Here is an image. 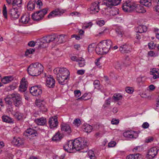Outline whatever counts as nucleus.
Masks as SVG:
<instances>
[{
    "label": "nucleus",
    "instance_id": "f257e3e1",
    "mask_svg": "<svg viewBox=\"0 0 159 159\" xmlns=\"http://www.w3.org/2000/svg\"><path fill=\"white\" fill-rule=\"evenodd\" d=\"M112 45V42L110 40H103L100 42L96 46L95 51L98 54L103 55L109 51Z\"/></svg>",
    "mask_w": 159,
    "mask_h": 159
},
{
    "label": "nucleus",
    "instance_id": "f03ea898",
    "mask_svg": "<svg viewBox=\"0 0 159 159\" xmlns=\"http://www.w3.org/2000/svg\"><path fill=\"white\" fill-rule=\"evenodd\" d=\"M29 74L32 76H37L40 75L43 70V66L38 62L31 64L27 69Z\"/></svg>",
    "mask_w": 159,
    "mask_h": 159
},
{
    "label": "nucleus",
    "instance_id": "7ed1b4c3",
    "mask_svg": "<svg viewBox=\"0 0 159 159\" xmlns=\"http://www.w3.org/2000/svg\"><path fill=\"white\" fill-rule=\"evenodd\" d=\"M75 151L82 150L87 147L88 139L85 138H78L73 141Z\"/></svg>",
    "mask_w": 159,
    "mask_h": 159
},
{
    "label": "nucleus",
    "instance_id": "20e7f679",
    "mask_svg": "<svg viewBox=\"0 0 159 159\" xmlns=\"http://www.w3.org/2000/svg\"><path fill=\"white\" fill-rule=\"evenodd\" d=\"M138 5V4L132 2L128 1L123 3L122 7V9L124 11L126 12L135 11V9L137 8Z\"/></svg>",
    "mask_w": 159,
    "mask_h": 159
},
{
    "label": "nucleus",
    "instance_id": "39448f33",
    "mask_svg": "<svg viewBox=\"0 0 159 159\" xmlns=\"http://www.w3.org/2000/svg\"><path fill=\"white\" fill-rule=\"evenodd\" d=\"M56 36L55 35H51L44 37L42 38L41 40L39 46L42 48H45L46 47V44L53 42L56 43Z\"/></svg>",
    "mask_w": 159,
    "mask_h": 159
},
{
    "label": "nucleus",
    "instance_id": "423d86ee",
    "mask_svg": "<svg viewBox=\"0 0 159 159\" xmlns=\"http://www.w3.org/2000/svg\"><path fill=\"white\" fill-rule=\"evenodd\" d=\"M48 9L47 8L38 11L32 15V17L34 20L39 21L42 20L44 15L47 13Z\"/></svg>",
    "mask_w": 159,
    "mask_h": 159
},
{
    "label": "nucleus",
    "instance_id": "0eeeda50",
    "mask_svg": "<svg viewBox=\"0 0 159 159\" xmlns=\"http://www.w3.org/2000/svg\"><path fill=\"white\" fill-rule=\"evenodd\" d=\"M11 97L13 104L15 107H19L22 105V98L19 94L16 93H13L11 94Z\"/></svg>",
    "mask_w": 159,
    "mask_h": 159
},
{
    "label": "nucleus",
    "instance_id": "6e6552de",
    "mask_svg": "<svg viewBox=\"0 0 159 159\" xmlns=\"http://www.w3.org/2000/svg\"><path fill=\"white\" fill-rule=\"evenodd\" d=\"M46 85L48 88H53L54 87L55 84V80L51 75H48L46 77Z\"/></svg>",
    "mask_w": 159,
    "mask_h": 159
},
{
    "label": "nucleus",
    "instance_id": "1a4fd4ad",
    "mask_svg": "<svg viewBox=\"0 0 159 159\" xmlns=\"http://www.w3.org/2000/svg\"><path fill=\"white\" fill-rule=\"evenodd\" d=\"M159 149L156 147H153L149 150L148 154L146 156L147 159H152L157 155Z\"/></svg>",
    "mask_w": 159,
    "mask_h": 159
},
{
    "label": "nucleus",
    "instance_id": "9d476101",
    "mask_svg": "<svg viewBox=\"0 0 159 159\" xmlns=\"http://www.w3.org/2000/svg\"><path fill=\"white\" fill-rule=\"evenodd\" d=\"M30 92L34 96H38L42 93V91L40 86H35L32 87L30 89Z\"/></svg>",
    "mask_w": 159,
    "mask_h": 159
},
{
    "label": "nucleus",
    "instance_id": "9b49d317",
    "mask_svg": "<svg viewBox=\"0 0 159 159\" xmlns=\"http://www.w3.org/2000/svg\"><path fill=\"white\" fill-rule=\"evenodd\" d=\"M57 116H54L49 118L48 125L51 129L57 128L58 125V122Z\"/></svg>",
    "mask_w": 159,
    "mask_h": 159
},
{
    "label": "nucleus",
    "instance_id": "f8f14e48",
    "mask_svg": "<svg viewBox=\"0 0 159 159\" xmlns=\"http://www.w3.org/2000/svg\"><path fill=\"white\" fill-rule=\"evenodd\" d=\"M88 10L90 13L92 14H95L98 12L99 10V3L94 2L92 3Z\"/></svg>",
    "mask_w": 159,
    "mask_h": 159
},
{
    "label": "nucleus",
    "instance_id": "ddd939ff",
    "mask_svg": "<svg viewBox=\"0 0 159 159\" xmlns=\"http://www.w3.org/2000/svg\"><path fill=\"white\" fill-rule=\"evenodd\" d=\"M9 13L10 15V17L12 20H14L18 18L20 16V13L18 11L17 7H15L11 9L9 11Z\"/></svg>",
    "mask_w": 159,
    "mask_h": 159
},
{
    "label": "nucleus",
    "instance_id": "4468645a",
    "mask_svg": "<svg viewBox=\"0 0 159 159\" xmlns=\"http://www.w3.org/2000/svg\"><path fill=\"white\" fill-rule=\"evenodd\" d=\"M63 148L66 151L70 153L75 152L76 151L73 141L71 140L69 141Z\"/></svg>",
    "mask_w": 159,
    "mask_h": 159
},
{
    "label": "nucleus",
    "instance_id": "2eb2a0df",
    "mask_svg": "<svg viewBox=\"0 0 159 159\" xmlns=\"http://www.w3.org/2000/svg\"><path fill=\"white\" fill-rule=\"evenodd\" d=\"M65 11L57 8L51 11L48 16V18H51L57 16H60L64 13Z\"/></svg>",
    "mask_w": 159,
    "mask_h": 159
},
{
    "label": "nucleus",
    "instance_id": "dca6fc26",
    "mask_svg": "<svg viewBox=\"0 0 159 159\" xmlns=\"http://www.w3.org/2000/svg\"><path fill=\"white\" fill-rule=\"evenodd\" d=\"M24 135L27 136L31 135L33 137L38 136V133L36 130L30 128L27 129L24 133Z\"/></svg>",
    "mask_w": 159,
    "mask_h": 159
},
{
    "label": "nucleus",
    "instance_id": "f3484780",
    "mask_svg": "<svg viewBox=\"0 0 159 159\" xmlns=\"http://www.w3.org/2000/svg\"><path fill=\"white\" fill-rule=\"evenodd\" d=\"M61 131L65 134H69L71 132L70 126L67 124L62 123L61 125Z\"/></svg>",
    "mask_w": 159,
    "mask_h": 159
},
{
    "label": "nucleus",
    "instance_id": "a211bd4d",
    "mask_svg": "<svg viewBox=\"0 0 159 159\" xmlns=\"http://www.w3.org/2000/svg\"><path fill=\"white\" fill-rule=\"evenodd\" d=\"M131 49L130 46L126 43L121 45L119 48V50L122 53H129L130 52Z\"/></svg>",
    "mask_w": 159,
    "mask_h": 159
},
{
    "label": "nucleus",
    "instance_id": "6ab92c4d",
    "mask_svg": "<svg viewBox=\"0 0 159 159\" xmlns=\"http://www.w3.org/2000/svg\"><path fill=\"white\" fill-rule=\"evenodd\" d=\"M27 82L25 78H23L20 82L19 86V90L22 92L25 91L27 88Z\"/></svg>",
    "mask_w": 159,
    "mask_h": 159
},
{
    "label": "nucleus",
    "instance_id": "aec40b11",
    "mask_svg": "<svg viewBox=\"0 0 159 159\" xmlns=\"http://www.w3.org/2000/svg\"><path fill=\"white\" fill-rule=\"evenodd\" d=\"M121 1V0H110L109 1L104 2V3L107 7H112V6H117L119 4Z\"/></svg>",
    "mask_w": 159,
    "mask_h": 159
},
{
    "label": "nucleus",
    "instance_id": "412c9836",
    "mask_svg": "<svg viewBox=\"0 0 159 159\" xmlns=\"http://www.w3.org/2000/svg\"><path fill=\"white\" fill-rule=\"evenodd\" d=\"M57 80L58 83L61 85H64L66 82V80H67L68 77L62 76L59 74L57 75Z\"/></svg>",
    "mask_w": 159,
    "mask_h": 159
},
{
    "label": "nucleus",
    "instance_id": "4be33fe9",
    "mask_svg": "<svg viewBox=\"0 0 159 159\" xmlns=\"http://www.w3.org/2000/svg\"><path fill=\"white\" fill-rule=\"evenodd\" d=\"M30 20V16L29 14H25L21 16L20 21L22 23L26 24L28 23Z\"/></svg>",
    "mask_w": 159,
    "mask_h": 159
},
{
    "label": "nucleus",
    "instance_id": "5701e85b",
    "mask_svg": "<svg viewBox=\"0 0 159 159\" xmlns=\"http://www.w3.org/2000/svg\"><path fill=\"white\" fill-rule=\"evenodd\" d=\"M34 122L39 125H44L46 123V119L43 117L35 119Z\"/></svg>",
    "mask_w": 159,
    "mask_h": 159
},
{
    "label": "nucleus",
    "instance_id": "b1692460",
    "mask_svg": "<svg viewBox=\"0 0 159 159\" xmlns=\"http://www.w3.org/2000/svg\"><path fill=\"white\" fill-rule=\"evenodd\" d=\"M151 74L153 75V78L156 79L159 78V69L154 68L151 71Z\"/></svg>",
    "mask_w": 159,
    "mask_h": 159
},
{
    "label": "nucleus",
    "instance_id": "393cba45",
    "mask_svg": "<svg viewBox=\"0 0 159 159\" xmlns=\"http://www.w3.org/2000/svg\"><path fill=\"white\" fill-rule=\"evenodd\" d=\"M59 75L62 76L69 77L70 75V72L66 68H61L59 70Z\"/></svg>",
    "mask_w": 159,
    "mask_h": 159
},
{
    "label": "nucleus",
    "instance_id": "a878e982",
    "mask_svg": "<svg viewBox=\"0 0 159 159\" xmlns=\"http://www.w3.org/2000/svg\"><path fill=\"white\" fill-rule=\"evenodd\" d=\"M65 35L63 34L56 36V43H57V44H59L65 42Z\"/></svg>",
    "mask_w": 159,
    "mask_h": 159
},
{
    "label": "nucleus",
    "instance_id": "bb28decb",
    "mask_svg": "<svg viewBox=\"0 0 159 159\" xmlns=\"http://www.w3.org/2000/svg\"><path fill=\"white\" fill-rule=\"evenodd\" d=\"M35 105L36 106L39 108L41 111L44 112L47 111V109L45 106L44 104L43 103L40 102H37L35 103Z\"/></svg>",
    "mask_w": 159,
    "mask_h": 159
},
{
    "label": "nucleus",
    "instance_id": "cd10ccee",
    "mask_svg": "<svg viewBox=\"0 0 159 159\" xmlns=\"http://www.w3.org/2000/svg\"><path fill=\"white\" fill-rule=\"evenodd\" d=\"M4 100L5 101L6 104L7 106L13 105L12 102V98L11 97V94L7 95V97L4 98Z\"/></svg>",
    "mask_w": 159,
    "mask_h": 159
},
{
    "label": "nucleus",
    "instance_id": "c85d7f7f",
    "mask_svg": "<svg viewBox=\"0 0 159 159\" xmlns=\"http://www.w3.org/2000/svg\"><path fill=\"white\" fill-rule=\"evenodd\" d=\"M35 4V1H30L27 5V8L28 10L30 11L33 10L34 8Z\"/></svg>",
    "mask_w": 159,
    "mask_h": 159
},
{
    "label": "nucleus",
    "instance_id": "c756f323",
    "mask_svg": "<svg viewBox=\"0 0 159 159\" xmlns=\"http://www.w3.org/2000/svg\"><path fill=\"white\" fill-rule=\"evenodd\" d=\"M135 133V132L134 131H127L124 132L123 135L125 137L133 138H134L133 134Z\"/></svg>",
    "mask_w": 159,
    "mask_h": 159
},
{
    "label": "nucleus",
    "instance_id": "7c9ffc66",
    "mask_svg": "<svg viewBox=\"0 0 159 159\" xmlns=\"http://www.w3.org/2000/svg\"><path fill=\"white\" fill-rule=\"evenodd\" d=\"M138 30L136 31L137 33H142L146 32L147 31V28L145 25H139L138 27Z\"/></svg>",
    "mask_w": 159,
    "mask_h": 159
},
{
    "label": "nucleus",
    "instance_id": "2f4dec72",
    "mask_svg": "<svg viewBox=\"0 0 159 159\" xmlns=\"http://www.w3.org/2000/svg\"><path fill=\"white\" fill-rule=\"evenodd\" d=\"M109 13V16H115L119 14L118 9L111 7Z\"/></svg>",
    "mask_w": 159,
    "mask_h": 159
},
{
    "label": "nucleus",
    "instance_id": "473e14b6",
    "mask_svg": "<svg viewBox=\"0 0 159 159\" xmlns=\"http://www.w3.org/2000/svg\"><path fill=\"white\" fill-rule=\"evenodd\" d=\"M13 78L11 76H6L2 80V83L4 84H6L10 83L12 80Z\"/></svg>",
    "mask_w": 159,
    "mask_h": 159
},
{
    "label": "nucleus",
    "instance_id": "72a5a7b5",
    "mask_svg": "<svg viewBox=\"0 0 159 159\" xmlns=\"http://www.w3.org/2000/svg\"><path fill=\"white\" fill-rule=\"evenodd\" d=\"M107 8H104L102 10V14L104 15L109 16V12L111 10V6L107 7Z\"/></svg>",
    "mask_w": 159,
    "mask_h": 159
},
{
    "label": "nucleus",
    "instance_id": "f704fd0d",
    "mask_svg": "<svg viewBox=\"0 0 159 159\" xmlns=\"http://www.w3.org/2000/svg\"><path fill=\"white\" fill-rule=\"evenodd\" d=\"M135 12L139 13H144L146 11L143 7L138 4L137 8L135 9Z\"/></svg>",
    "mask_w": 159,
    "mask_h": 159
},
{
    "label": "nucleus",
    "instance_id": "c9c22d12",
    "mask_svg": "<svg viewBox=\"0 0 159 159\" xmlns=\"http://www.w3.org/2000/svg\"><path fill=\"white\" fill-rule=\"evenodd\" d=\"M22 3V0H13L12 4L14 7H15L16 6H17L19 8L21 7Z\"/></svg>",
    "mask_w": 159,
    "mask_h": 159
},
{
    "label": "nucleus",
    "instance_id": "e433bc0d",
    "mask_svg": "<svg viewBox=\"0 0 159 159\" xmlns=\"http://www.w3.org/2000/svg\"><path fill=\"white\" fill-rule=\"evenodd\" d=\"M116 31L117 35L121 37H122L124 34L123 30L121 27H117L116 29Z\"/></svg>",
    "mask_w": 159,
    "mask_h": 159
},
{
    "label": "nucleus",
    "instance_id": "4c0bfd02",
    "mask_svg": "<svg viewBox=\"0 0 159 159\" xmlns=\"http://www.w3.org/2000/svg\"><path fill=\"white\" fill-rule=\"evenodd\" d=\"M113 98L115 101H118L122 99V95L120 93H115L112 97Z\"/></svg>",
    "mask_w": 159,
    "mask_h": 159
},
{
    "label": "nucleus",
    "instance_id": "58836bf2",
    "mask_svg": "<svg viewBox=\"0 0 159 159\" xmlns=\"http://www.w3.org/2000/svg\"><path fill=\"white\" fill-rule=\"evenodd\" d=\"M151 2V0H141L140 1L141 3L147 7L151 6L152 4Z\"/></svg>",
    "mask_w": 159,
    "mask_h": 159
},
{
    "label": "nucleus",
    "instance_id": "ea45409f",
    "mask_svg": "<svg viewBox=\"0 0 159 159\" xmlns=\"http://www.w3.org/2000/svg\"><path fill=\"white\" fill-rule=\"evenodd\" d=\"M83 131L86 133L90 132L93 129V127L89 125H87L86 126L84 127Z\"/></svg>",
    "mask_w": 159,
    "mask_h": 159
},
{
    "label": "nucleus",
    "instance_id": "a19ab883",
    "mask_svg": "<svg viewBox=\"0 0 159 159\" xmlns=\"http://www.w3.org/2000/svg\"><path fill=\"white\" fill-rule=\"evenodd\" d=\"M15 144L18 146H20L23 145V142L20 138H18L14 140Z\"/></svg>",
    "mask_w": 159,
    "mask_h": 159
},
{
    "label": "nucleus",
    "instance_id": "79ce46f5",
    "mask_svg": "<svg viewBox=\"0 0 159 159\" xmlns=\"http://www.w3.org/2000/svg\"><path fill=\"white\" fill-rule=\"evenodd\" d=\"M61 138V134L59 132L56 133L52 138V139L53 141H59Z\"/></svg>",
    "mask_w": 159,
    "mask_h": 159
},
{
    "label": "nucleus",
    "instance_id": "37998d69",
    "mask_svg": "<svg viewBox=\"0 0 159 159\" xmlns=\"http://www.w3.org/2000/svg\"><path fill=\"white\" fill-rule=\"evenodd\" d=\"M78 62V65L80 67H83L85 65V61L84 59L82 57H80Z\"/></svg>",
    "mask_w": 159,
    "mask_h": 159
},
{
    "label": "nucleus",
    "instance_id": "c03bdc74",
    "mask_svg": "<svg viewBox=\"0 0 159 159\" xmlns=\"http://www.w3.org/2000/svg\"><path fill=\"white\" fill-rule=\"evenodd\" d=\"M93 84L95 89H97L98 90H99L101 89L100 82L98 80H94Z\"/></svg>",
    "mask_w": 159,
    "mask_h": 159
},
{
    "label": "nucleus",
    "instance_id": "a18cd8bd",
    "mask_svg": "<svg viewBox=\"0 0 159 159\" xmlns=\"http://www.w3.org/2000/svg\"><path fill=\"white\" fill-rule=\"evenodd\" d=\"M2 119L4 122H6L10 123L12 122V119L7 116H2Z\"/></svg>",
    "mask_w": 159,
    "mask_h": 159
},
{
    "label": "nucleus",
    "instance_id": "49530a36",
    "mask_svg": "<svg viewBox=\"0 0 159 159\" xmlns=\"http://www.w3.org/2000/svg\"><path fill=\"white\" fill-rule=\"evenodd\" d=\"M23 115L22 114L18 112H16L14 114V116L18 120H20L22 119Z\"/></svg>",
    "mask_w": 159,
    "mask_h": 159
},
{
    "label": "nucleus",
    "instance_id": "de8ad7c7",
    "mask_svg": "<svg viewBox=\"0 0 159 159\" xmlns=\"http://www.w3.org/2000/svg\"><path fill=\"white\" fill-rule=\"evenodd\" d=\"M148 55L151 57H156L158 56V53H155L153 51H150L148 52Z\"/></svg>",
    "mask_w": 159,
    "mask_h": 159
},
{
    "label": "nucleus",
    "instance_id": "09e8293b",
    "mask_svg": "<svg viewBox=\"0 0 159 159\" xmlns=\"http://www.w3.org/2000/svg\"><path fill=\"white\" fill-rule=\"evenodd\" d=\"M3 16L6 19L7 18V7L5 5H4L2 11Z\"/></svg>",
    "mask_w": 159,
    "mask_h": 159
},
{
    "label": "nucleus",
    "instance_id": "8fccbe9b",
    "mask_svg": "<svg viewBox=\"0 0 159 159\" xmlns=\"http://www.w3.org/2000/svg\"><path fill=\"white\" fill-rule=\"evenodd\" d=\"M34 49L33 48H31L29 49H28L25 52V55L26 56H28L29 54L33 53L34 52Z\"/></svg>",
    "mask_w": 159,
    "mask_h": 159
},
{
    "label": "nucleus",
    "instance_id": "3c124183",
    "mask_svg": "<svg viewBox=\"0 0 159 159\" xmlns=\"http://www.w3.org/2000/svg\"><path fill=\"white\" fill-rule=\"evenodd\" d=\"M93 25V24L91 22L89 23H85L84 24V25L83 27V28L85 29L89 27H91Z\"/></svg>",
    "mask_w": 159,
    "mask_h": 159
},
{
    "label": "nucleus",
    "instance_id": "603ef678",
    "mask_svg": "<svg viewBox=\"0 0 159 159\" xmlns=\"http://www.w3.org/2000/svg\"><path fill=\"white\" fill-rule=\"evenodd\" d=\"M88 94L84 93L83 95L81 97H80L77 99V100H87L89 99L88 98H86V97L87 96Z\"/></svg>",
    "mask_w": 159,
    "mask_h": 159
},
{
    "label": "nucleus",
    "instance_id": "864d4df0",
    "mask_svg": "<svg viewBox=\"0 0 159 159\" xmlns=\"http://www.w3.org/2000/svg\"><path fill=\"white\" fill-rule=\"evenodd\" d=\"M148 46L149 48L153 49L156 47V44H154L153 42H151L150 43L148 44Z\"/></svg>",
    "mask_w": 159,
    "mask_h": 159
},
{
    "label": "nucleus",
    "instance_id": "5fc2aeb1",
    "mask_svg": "<svg viewBox=\"0 0 159 159\" xmlns=\"http://www.w3.org/2000/svg\"><path fill=\"white\" fill-rule=\"evenodd\" d=\"M80 119H75L73 122V124L77 126H79L80 125Z\"/></svg>",
    "mask_w": 159,
    "mask_h": 159
},
{
    "label": "nucleus",
    "instance_id": "6e6d98bb",
    "mask_svg": "<svg viewBox=\"0 0 159 159\" xmlns=\"http://www.w3.org/2000/svg\"><path fill=\"white\" fill-rule=\"evenodd\" d=\"M74 94L76 98L79 97L81 94V92L80 90H75L74 91Z\"/></svg>",
    "mask_w": 159,
    "mask_h": 159
},
{
    "label": "nucleus",
    "instance_id": "4d7b16f0",
    "mask_svg": "<svg viewBox=\"0 0 159 159\" xmlns=\"http://www.w3.org/2000/svg\"><path fill=\"white\" fill-rule=\"evenodd\" d=\"M13 105L7 106V110L8 112H11V113H12V112L13 111Z\"/></svg>",
    "mask_w": 159,
    "mask_h": 159
},
{
    "label": "nucleus",
    "instance_id": "13d9d810",
    "mask_svg": "<svg viewBox=\"0 0 159 159\" xmlns=\"http://www.w3.org/2000/svg\"><path fill=\"white\" fill-rule=\"evenodd\" d=\"M125 91L127 93H130L133 92V89L132 87H127L125 88Z\"/></svg>",
    "mask_w": 159,
    "mask_h": 159
},
{
    "label": "nucleus",
    "instance_id": "bf43d9fd",
    "mask_svg": "<svg viewBox=\"0 0 159 159\" xmlns=\"http://www.w3.org/2000/svg\"><path fill=\"white\" fill-rule=\"evenodd\" d=\"M35 3L36 4L39 9H40L41 6L43 5V3L41 0H38L36 2H35Z\"/></svg>",
    "mask_w": 159,
    "mask_h": 159
},
{
    "label": "nucleus",
    "instance_id": "052dcab7",
    "mask_svg": "<svg viewBox=\"0 0 159 159\" xmlns=\"http://www.w3.org/2000/svg\"><path fill=\"white\" fill-rule=\"evenodd\" d=\"M142 149V147L140 146H138L134 148L133 150L134 152H139Z\"/></svg>",
    "mask_w": 159,
    "mask_h": 159
},
{
    "label": "nucleus",
    "instance_id": "680f3d73",
    "mask_svg": "<svg viewBox=\"0 0 159 159\" xmlns=\"http://www.w3.org/2000/svg\"><path fill=\"white\" fill-rule=\"evenodd\" d=\"M89 155L90 159H95V157L94 156V154L93 151H90L89 152Z\"/></svg>",
    "mask_w": 159,
    "mask_h": 159
},
{
    "label": "nucleus",
    "instance_id": "e2e57ef3",
    "mask_svg": "<svg viewBox=\"0 0 159 159\" xmlns=\"http://www.w3.org/2000/svg\"><path fill=\"white\" fill-rule=\"evenodd\" d=\"M149 125L148 123L145 122L142 125V127L143 129H145L148 128Z\"/></svg>",
    "mask_w": 159,
    "mask_h": 159
},
{
    "label": "nucleus",
    "instance_id": "0e129e2a",
    "mask_svg": "<svg viewBox=\"0 0 159 159\" xmlns=\"http://www.w3.org/2000/svg\"><path fill=\"white\" fill-rule=\"evenodd\" d=\"M153 138L151 137H149L146 139L145 142L146 143H149L152 142L153 141Z\"/></svg>",
    "mask_w": 159,
    "mask_h": 159
},
{
    "label": "nucleus",
    "instance_id": "69168bd1",
    "mask_svg": "<svg viewBox=\"0 0 159 159\" xmlns=\"http://www.w3.org/2000/svg\"><path fill=\"white\" fill-rule=\"evenodd\" d=\"M93 45H94L93 44H91L88 46V52L92 51L94 49V47L93 46Z\"/></svg>",
    "mask_w": 159,
    "mask_h": 159
},
{
    "label": "nucleus",
    "instance_id": "338daca9",
    "mask_svg": "<svg viewBox=\"0 0 159 159\" xmlns=\"http://www.w3.org/2000/svg\"><path fill=\"white\" fill-rule=\"evenodd\" d=\"M116 142L114 141H111L108 144V146L109 147H114L116 145Z\"/></svg>",
    "mask_w": 159,
    "mask_h": 159
},
{
    "label": "nucleus",
    "instance_id": "774afa93",
    "mask_svg": "<svg viewBox=\"0 0 159 159\" xmlns=\"http://www.w3.org/2000/svg\"><path fill=\"white\" fill-rule=\"evenodd\" d=\"M134 155L135 159H141L142 158V155L139 153L137 154Z\"/></svg>",
    "mask_w": 159,
    "mask_h": 159
}]
</instances>
